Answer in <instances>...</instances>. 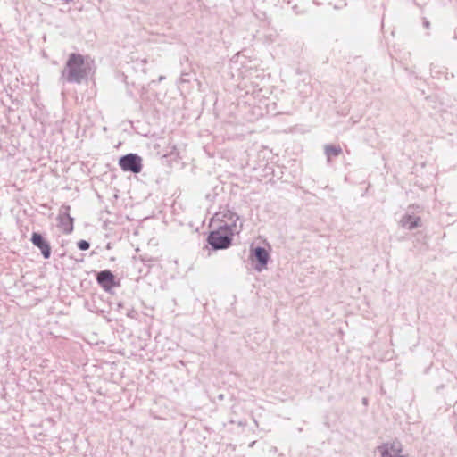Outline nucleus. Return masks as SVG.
<instances>
[{"instance_id": "obj_6", "label": "nucleus", "mask_w": 457, "mask_h": 457, "mask_svg": "<svg viewBox=\"0 0 457 457\" xmlns=\"http://www.w3.org/2000/svg\"><path fill=\"white\" fill-rule=\"evenodd\" d=\"M381 457H408L402 454L403 445L398 440L390 443H385L378 447Z\"/></svg>"}, {"instance_id": "obj_15", "label": "nucleus", "mask_w": 457, "mask_h": 457, "mask_svg": "<svg viewBox=\"0 0 457 457\" xmlns=\"http://www.w3.org/2000/svg\"><path fill=\"white\" fill-rule=\"evenodd\" d=\"M362 403H363V404H365V405H366V404H367V403H368V400H367L366 398H363Z\"/></svg>"}, {"instance_id": "obj_2", "label": "nucleus", "mask_w": 457, "mask_h": 457, "mask_svg": "<svg viewBox=\"0 0 457 457\" xmlns=\"http://www.w3.org/2000/svg\"><path fill=\"white\" fill-rule=\"evenodd\" d=\"M240 231L241 227L236 226L235 223L228 229L219 226L209 234L207 241L214 250L227 249L231 245L232 236L239 234Z\"/></svg>"}, {"instance_id": "obj_1", "label": "nucleus", "mask_w": 457, "mask_h": 457, "mask_svg": "<svg viewBox=\"0 0 457 457\" xmlns=\"http://www.w3.org/2000/svg\"><path fill=\"white\" fill-rule=\"evenodd\" d=\"M93 61L80 54L72 53L69 55L62 78L69 83L80 84L86 79L90 71Z\"/></svg>"}, {"instance_id": "obj_16", "label": "nucleus", "mask_w": 457, "mask_h": 457, "mask_svg": "<svg viewBox=\"0 0 457 457\" xmlns=\"http://www.w3.org/2000/svg\"><path fill=\"white\" fill-rule=\"evenodd\" d=\"M453 38L457 40V34L454 35Z\"/></svg>"}, {"instance_id": "obj_3", "label": "nucleus", "mask_w": 457, "mask_h": 457, "mask_svg": "<svg viewBox=\"0 0 457 457\" xmlns=\"http://www.w3.org/2000/svg\"><path fill=\"white\" fill-rule=\"evenodd\" d=\"M420 212V206L410 205L399 221L400 226L409 230L421 227V220L419 215Z\"/></svg>"}, {"instance_id": "obj_10", "label": "nucleus", "mask_w": 457, "mask_h": 457, "mask_svg": "<svg viewBox=\"0 0 457 457\" xmlns=\"http://www.w3.org/2000/svg\"><path fill=\"white\" fill-rule=\"evenodd\" d=\"M222 217L223 220L221 221L223 224L220 225L221 227L228 229L230 228V226L235 223L236 226H240L241 228H243V222L240 220V218L237 213L231 211H227L223 213Z\"/></svg>"}, {"instance_id": "obj_7", "label": "nucleus", "mask_w": 457, "mask_h": 457, "mask_svg": "<svg viewBox=\"0 0 457 457\" xmlns=\"http://www.w3.org/2000/svg\"><path fill=\"white\" fill-rule=\"evenodd\" d=\"M30 241L37 247L43 257L48 259L51 256V246L45 237L38 232H33L31 235Z\"/></svg>"}, {"instance_id": "obj_5", "label": "nucleus", "mask_w": 457, "mask_h": 457, "mask_svg": "<svg viewBox=\"0 0 457 457\" xmlns=\"http://www.w3.org/2000/svg\"><path fill=\"white\" fill-rule=\"evenodd\" d=\"M70 209L69 205H62L57 217L58 227L65 234L73 231V218L70 215Z\"/></svg>"}, {"instance_id": "obj_14", "label": "nucleus", "mask_w": 457, "mask_h": 457, "mask_svg": "<svg viewBox=\"0 0 457 457\" xmlns=\"http://www.w3.org/2000/svg\"><path fill=\"white\" fill-rule=\"evenodd\" d=\"M423 24H424L425 28H427V29L429 28L430 24H429L428 21H424Z\"/></svg>"}, {"instance_id": "obj_8", "label": "nucleus", "mask_w": 457, "mask_h": 457, "mask_svg": "<svg viewBox=\"0 0 457 457\" xmlns=\"http://www.w3.org/2000/svg\"><path fill=\"white\" fill-rule=\"evenodd\" d=\"M96 281L105 291L111 290L115 286V277L110 270L99 271Z\"/></svg>"}, {"instance_id": "obj_13", "label": "nucleus", "mask_w": 457, "mask_h": 457, "mask_svg": "<svg viewBox=\"0 0 457 457\" xmlns=\"http://www.w3.org/2000/svg\"><path fill=\"white\" fill-rule=\"evenodd\" d=\"M186 75H187V74H182V76H181V78H180V80H181L182 82H187V81H188V80L187 79V78H185V76H186Z\"/></svg>"}, {"instance_id": "obj_11", "label": "nucleus", "mask_w": 457, "mask_h": 457, "mask_svg": "<svg viewBox=\"0 0 457 457\" xmlns=\"http://www.w3.org/2000/svg\"><path fill=\"white\" fill-rule=\"evenodd\" d=\"M324 152L327 156L328 162H330L332 157H337L342 154V148L340 145H326Z\"/></svg>"}, {"instance_id": "obj_4", "label": "nucleus", "mask_w": 457, "mask_h": 457, "mask_svg": "<svg viewBox=\"0 0 457 457\" xmlns=\"http://www.w3.org/2000/svg\"><path fill=\"white\" fill-rule=\"evenodd\" d=\"M119 165L123 171L137 174L141 172L143 168L142 158L137 154L130 153L120 158Z\"/></svg>"}, {"instance_id": "obj_9", "label": "nucleus", "mask_w": 457, "mask_h": 457, "mask_svg": "<svg viewBox=\"0 0 457 457\" xmlns=\"http://www.w3.org/2000/svg\"><path fill=\"white\" fill-rule=\"evenodd\" d=\"M252 254L258 261V266L256 267V270H262V268L266 267L269 261V253L265 248L257 246L252 250Z\"/></svg>"}, {"instance_id": "obj_12", "label": "nucleus", "mask_w": 457, "mask_h": 457, "mask_svg": "<svg viewBox=\"0 0 457 457\" xmlns=\"http://www.w3.org/2000/svg\"><path fill=\"white\" fill-rule=\"evenodd\" d=\"M77 245H78V248L82 251H86V250L89 249V247H90L89 242H87L86 240L79 241Z\"/></svg>"}]
</instances>
